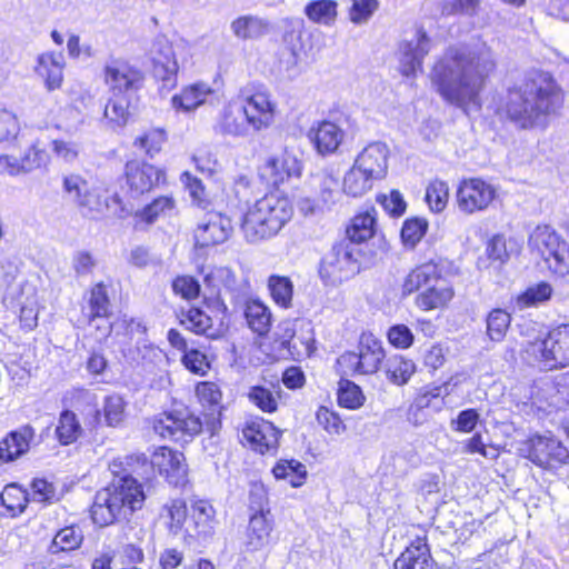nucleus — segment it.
<instances>
[{
    "instance_id": "nucleus-1",
    "label": "nucleus",
    "mask_w": 569,
    "mask_h": 569,
    "mask_svg": "<svg viewBox=\"0 0 569 569\" xmlns=\"http://www.w3.org/2000/svg\"><path fill=\"white\" fill-rule=\"evenodd\" d=\"M495 68V54L485 42L451 47L433 67L431 80L446 101L467 111L479 106V94Z\"/></svg>"
},
{
    "instance_id": "nucleus-2",
    "label": "nucleus",
    "mask_w": 569,
    "mask_h": 569,
    "mask_svg": "<svg viewBox=\"0 0 569 569\" xmlns=\"http://www.w3.org/2000/svg\"><path fill=\"white\" fill-rule=\"evenodd\" d=\"M563 102L560 87L543 71L530 72L521 83L510 88L498 112L518 129L545 128L548 117Z\"/></svg>"
},
{
    "instance_id": "nucleus-3",
    "label": "nucleus",
    "mask_w": 569,
    "mask_h": 569,
    "mask_svg": "<svg viewBox=\"0 0 569 569\" xmlns=\"http://www.w3.org/2000/svg\"><path fill=\"white\" fill-rule=\"evenodd\" d=\"M146 496L142 486L130 475L113 481L96 493L91 507L94 523L106 527L142 508Z\"/></svg>"
},
{
    "instance_id": "nucleus-4",
    "label": "nucleus",
    "mask_w": 569,
    "mask_h": 569,
    "mask_svg": "<svg viewBox=\"0 0 569 569\" xmlns=\"http://www.w3.org/2000/svg\"><path fill=\"white\" fill-rule=\"evenodd\" d=\"M293 208L288 197L271 192L257 200L244 213L241 230L247 241L270 239L290 221Z\"/></svg>"
},
{
    "instance_id": "nucleus-5",
    "label": "nucleus",
    "mask_w": 569,
    "mask_h": 569,
    "mask_svg": "<svg viewBox=\"0 0 569 569\" xmlns=\"http://www.w3.org/2000/svg\"><path fill=\"white\" fill-rule=\"evenodd\" d=\"M422 287L426 289L416 297V306L423 311L445 308L455 295L453 289L441 279V271L433 262L413 269L403 281L402 293L411 295Z\"/></svg>"
},
{
    "instance_id": "nucleus-6",
    "label": "nucleus",
    "mask_w": 569,
    "mask_h": 569,
    "mask_svg": "<svg viewBox=\"0 0 569 569\" xmlns=\"http://www.w3.org/2000/svg\"><path fill=\"white\" fill-rule=\"evenodd\" d=\"M528 247L553 274L565 277L569 273V244L551 226H537L529 236Z\"/></svg>"
},
{
    "instance_id": "nucleus-7",
    "label": "nucleus",
    "mask_w": 569,
    "mask_h": 569,
    "mask_svg": "<svg viewBox=\"0 0 569 569\" xmlns=\"http://www.w3.org/2000/svg\"><path fill=\"white\" fill-rule=\"evenodd\" d=\"M189 48L183 42L172 43L164 38H158L150 50L153 77L162 82L168 90L177 86L179 69L188 60Z\"/></svg>"
},
{
    "instance_id": "nucleus-8",
    "label": "nucleus",
    "mask_w": 569,
    "mask_h": 569,
    "mask_svg": "<svg viewBox=\"0 0 569 569\" xmlns=\"http://www.w3.org/2000/svg\"><path fill=\"white\" fill-rule=\"evenodd\" d=\"M523 352L549 369L569 366V323L552 329L545 339L528 341Z\"/></svg>"
},
{
    "instance_id": "nucleus-9",
    "label": "nucleus",
    "mask_w": 569,
    "mask_h": 569,
    "mask_svg": "<svg viewBox=\"0 0 569 569\" xmlns=\"http://www.w3.org/2000/svg\"><path fill=\"white\" fill-rule=\"evenodd\" d=\"M359 269V251L352 243L341 241L322 259L319 273L326 283L336 286L355 276Z\"/></svg>"
},
{
    "instance_id": "nucleus-10",
    "label": "nucleus",
    "mask_w": 569,
    "mask_h": 569,
    "mask_svg": "<svg viewBox=\"0 0 569 569\" xmlns=\"http://www.w3.org/2000/svg\"><path fill=\"white\" fill-rule=\"evenodd\" d=\"M153 430L162 439L189 442L201 432L202 421L187 411L163 412L154 418Z\"/></svg>"
},
{
    "instance_id": "nucleus-11",
    "label": "nucleus",
    "mask_w": 569,
    "mask_h": 569,
    "mask_svg": "<svg viewBox=\"0 0 569 569\" xmlns=\"http://www.w3.org/2000/svg\"><path fill=\"white\" fill-rule=\"evenodd\" d=\"M63 191L67 197L76 203L83 214L96 217L108 209V199L102 196L101 190L90 188L87 180L80 174L70 173L63 178Z\"/></svg>"
},
{
    "instance_id": "nucleus-12",
    "label": "nucleus",
    "mask_w": 569,
    "mask_h": 569,
    "mask_svg": "<svg viewBox=\"0 0 569 569\" xmlns=\"http://www.w3.org/2000/svg\"><path fill=\"white\" fill-rule=\"evenodd\" d=\"M0 268L4 286L3 303L8 308L16 310L22 305L38 302L36 284L20 276L17 266L10 261H0Z\"/></svg>"
},
{
    "instance_id": "nucleus-13",
    "label": "nucleus",
    "mask_w": 569,
    "mask_h": 569,
    "mask_svg": "<svg viewBox=\"0 0 569 569\" xmlns=\"http://www.w3.org/2000/svg\"><path fill=\"white\" fill-rule=\"evenodd\" d=\"M497 194V187L481 178L463 179L457 190V204L460 211L472 214L486 210Z\"/></svg>"
},
{
    "instance_id": "nucleus-14",
    "label": "nucleus",
    "mask_w": 569,
    "mask_h": 569,
    "mask_svg": "<svg viewBox=\"0 0 569 569\" xmlns=\"http://www.w3.org/2000/svg\"><path fill=\"white\" fill-rule=\"evenodd\" d=\"M244 118L254 132L269 129L276 119L278 111L277 101L269 90H257L244 98L241 104Z\"/></svg>"
},
{
    "instance_id": "nucleus-15",
    "label": "nucleus",
    "mask_w": 569,
    "mask_h": 569,
    "mask_svg": "<svg viewBox=\"0 0 569 569\" xmlns=\"http://www.w3.org/2000/svg\"><path fill=\"white\" fill-rule=\"evenodd\" d=\"M301 173L298 158L284 148L281 152L269 156L258 169L260 179L269 186H279L291 177Z\"/></svg>"
},
{
    "instance_id": "nucleus-16",
    "label": "nucleus",
    "mask_w": 569,
    "mask_h": 569,
    "mask_svg": "<svg viewBox=\"0 0 569 569\" xmlns=\"http://www.w3.org/2000/svg\"><path fill=\"white\" fill-rule=\"evenodd\" d=\"M126 182L132 197L151 191L164 181V171L140 160H131L124 167Z\"/></svg>"
},
{
    "instance_id": "nucleus-17",
    "label": "nucleus",
    "mask_w": 569,
    "mask_h": 569,
    "mask_svg": "<svg viewBox=\"0 0 569 569\" xmlns=\"http://www.w3.org/2000/svg\"><path fill=\"white\" fill-rule=\"evenodd\" d=\"M150 466L166 477L170 485L178 487L187 482L188 468L184 456L179 451H173L168 447H159L151 456Z\"/></svg>"
},
{
    "instance_id": "nucleus-18",
    "label": "nucleus",
    "mask_w": 569,
    "mask_h": 569,
    "mask_svg": "<svg viewBox=\"0 0 569 569\" xmlns=\"http://www.w3.org/2000/svg\"><path fill=\"white\" fill-rule=\"evenodd\" d=\"M233 230L231 220L220 213H208L194 230L196 246L200 248L213 247L223 243Z\"/></svg>"
},
{
    "instance_id": "nucleus-19",
    "label": "nucleus",
    "mask_w": 569,
    "mask_h": 569,
    "mask_svg": "<svg viewBox=\"0 0 569 569\" xmlns=\"http://www.w3.org/2000/svg\"><path fill=\"white\" fill-rule=\"evenodd\" d=\"M528 458L538 466L553 467L556 463H566L569 451L553 437L537 436L528 443Z\"/></svg>"
},
{
    "instance_id": "nucleus-20",
    "label": "nucleus",
    "mask_w": 569,
    "mask_h": 569,
    "mask_svg": "<svg viewBox=\"0 0 569 569\" xmlns=\"http://www.w3.org/2000/svg\"><path fill=\"white\" fill-rule=\"evenodd\" d=\"M430 50V41L426 32L418 31L415 37L400 46L399 69L406 76H415L421 70L423 58Z\"/></svg>"
},
{
    "instance_id": "nucleus-21",
    "label": "nucleus",
    "mask_w": 569,
    "mask_h": 569,
    "mask_svg": "<svg viewBox=\"0 0 569 569\" xmlns=\"http://www.w3.org/2000/svg\"><path fill=\"white\" fill-rule=\"evenodd\" d=\"M250 129L242 107L234 102L223 106L213 126L217 134L232 138H246L249 136Z\"/></svg>"
},
{
    "instance_id": "nucleus-22",
    "label": "nucleus",
    "mask_w": 569,
    "mask_h": 569,
    "mask_svg": "<svg viewBox=\"0 0 569 569\" xmlns=\"http://www.w3.org/2000/svg\"><path fill=\"white\" fill-rule=\"evenodd\" d=\"M389 148L383 142L368 144L357 156L355 163L363 169L369 177L381 180L388 172Z\"/></svg>"
},
{
    "instance_id": "nucleus-23",
    "label": "nucleus",
    "mask_w": 569,
    "mask_h": 569,
    "mask_svg": "<svg viewBox=\"0 0 569 569\" xmlns=\"http://www.w3.org/2000/svg\"><path fill=\"white\" fill-rule=\"evenodd\" d=\"M281 432L269 421H253L243 429V438L252 449L266 453L276 450Z\"/></svg>"
},
{
    "instance_id": "nucleus-24",
    "label": "nucleus",
    "mask_w": 569,
    "mask_h": 569,
    "mask_svg": "<svg viewBox=\"0 0 569 569\" xmlns=\"http://www.w3.org/2000/svg\"><path fill=\"white\" fill-rule=\"evenodd\" d=\"M214 93L212 87L204 81H197L181 89L171 98V107L178 112H192L208 101Z\"/></svg>"
},
{
    "instance_id": "nucleus-25",
    "label": "nucleus",
    "mask_w": 569,
    "mask_h": 569,
    "mask_svg": "<svg viewBox=\"0 0 569 569\" xmlns=\"http://www.w3.org/2000/svg\"><path fill=\"white\" fill-rule=\"evenodd\" d=\"M106 82L114 96L137 88L142 77L140 71L123 61H112L104 69Z\"/></svg>"
},
{
    "instance_id": "nucleus-26",
    "label": "nucleus",
    "mask_w": 569,
    "mask_h": 569,
    "mask_svg": "<svg viewBox=\"0 0 569 569\" xmlns=\"http://www.w3.org/2000/svg\"><path fill=\"white\" fill-rule=\"evenodd\" d=\"M33 438L34 430L29 425L9 432L0 441V465L14 461L27 453Z\"/></svg>"
},
{
    "instance_id": "nucleus-27",
    "label": "nucleus",
    "mask_w": 569,
    "mask_h": 569,
    "mask_svg": "<svg viewBox=\"0 0 569 569\" xmlns=\"http://www.w3.org/2000/svg\"><path fill=\"white\" fill-rule=\"evenodd\" d=\"M395 569H433L427 537H417L396 559Z\"/></svg>"
},
{
    "instance_id": "nucleus-28",
    "label": "nucleus",
    "mask_w": 569,
    "mask_h": 569,
    "mask_svg": "<svg viewBox=\"0 0 569 569\" xmlns=\"http://www.w3.org/2000/svg\"><path fill=\"white\" fill-rule=\"evenodd\" d=\"M360 360V375H372L380 368L385 359L382 342L372 333L365 332L360 337L358 346Z\"/></svg>"
},
{
    "instance_id": "nucleus-29",
    "label": "nucleus",
    "mask_w": 569,
    "mask_h": 569,
    "mask_svg": "<svg viewBox=\"0 0 569 569\" xmlns=\"http://www.w3.org/2000/svg\"><path fill=\"white\" fill-rule=\"evenodd\" d=\"M64 62L60 53L43 52L37 58L34 72L44 80L48 91L57 90L63 82Z\"/></svg>"
},
{
    "instance_id": "nucleus-30",
    "label": "nucleus",
    "mask_w": 569,
    "mask_h": 569,
    "mask_svg": "<svg viewBox=\"0 0 569 569\" xmlns=\"http://www.w3.org/2000/svg\"><path fill=\"white\" fill-rule=\"evenodd\" d=\"M308 137L317 151L325 156L338 149L343 139V131L331 121H322L309 130Z\"/></svg>"
},
{
    "instance_id": "nucleus-31",
    "label": "nucleus",
    "mask_w": 569,
    "mask_h": 569,
    "mask_svg": "<svg viewBox=\"0 0 569 569\" xmlns=\"http://www.w3.org/2000/svg\"><path fill=\"white\" fill-rule=\"evenodd\" d=\"M272 531L268 513L260 511L254 513L249 521L247 530V546L251 550H259L267 546Z\"/></svg>"
},
{
    "instance_id": "nucleus-32",
    "label": "nucleus",
    "mask_w": 569,
    "mask_h": 569,
    "mask_svg": "<svg viewBox=\"0 0 569 569\" xmlns=\"http://www.w3.org/2000/svg\"><path fill=\"white\" fill-rule=\"evenodd\" d=\"M196 395L203 407H208L210 412L208 413L210 420L208 425L214 429L216 423L219 422L221 415V398L222 393L219 387L214 382H200L197 385Z\"/></svg>"
},
{
    "instance_id": "nucleus-33",
    "label": "nucleus",
    "mask_w": 569,
    "mask_h": 569,
    "mask_svg": "<svg viewBox=\"0 0 569 569\" xmlns=\"http://www.w3.org/2000/svg\"><path fill=\"white\" fill-rule=\"evenodd\" d=\"M230 28L233 34L239 39H257L269 31V23L260 17L248 14L233 20Z\"/></svg>"
},
{
    "instance_id": "nucleus-34",
    "label": "nucleus",
    "mask_w": 569,
    "mask_h": 569,
    "mask_svg": "<svg viewBox=\"0 0 569 569\" xmlns=\"http://www.w3.org/2000/svg\"><path fill=\"white\" fill-rule=\"evenodd\" d=\"M375 181L377 180L353 162L345 174L343 191L352 197H361L372 189Z\"/></svg>"
},
{
    "instance_id": "nucleus-35",
    "label": "nucleus",
    "mask_w": 569,
    "mask_h": 569,
    "mask_svg": "<svg viewBox=\"0 0 569 569\" xmlns=\"http://www.w3.org/2000/svg\"><path fill=\"white\" fill-rule=\"evenodd\" d=\"M244 316L249 328L263 336L269 332L271 327V313L267 306L258 300L249 301L246 306Z\"/></svg>"
},
{
    "instance_id": "nucleus-36",
    "label": "nucleus",
    "mask_w": 569,
    "mask_h": 569,
    "mask_svg": "<svg viewBox=\"0 0 569 569\" xmlns=\"http://www.w3.org/2000/svg\"><path fill=\"white\" fill-rule=\"evenodd\" d=\"M214 513L212 505L206 500H198L192 505L191 522L197 535L206 537L212 533Z\"/></svg>"
},
{
    "instance_id": "nucleus-37",
    "label": "nucleus",
    "mask_w": 569,
    "mask_h": 569,
    "mask_svg": "<svg viewBox=\"0 0 569 569\" xmlns=\"http://www.w3.org/2000/svg\"><path fill=\"white\" fill-rule=\"evenodd\" d=\"M376 218L371 212H363L357 214L347 229L348 241L356 247V243H361L375 234Z\"/></svg>"
},
{
    "instance_id": "nucleus-38",
    "label": "nucleus",
    "mask_w": 569,
    "mask_h": 569,
    "mask_svg": "<svg viewBox=\"0 0 569 569\" xmlns=\"http://www.w3.org/2000/svg\"><path fill=\"white\" fill-rule=\"evenodd\" d=\"M82 433L81 425L77 415L70 410H63L60 413L56 428V436L63 446L73 443Z\"/></svg>"
},
{
    "instance_id": "nucleus-39",
    "label": "nucleus",
    "mask_w": 569,
    "mask_h": 569,
    "mask_svg": "<svg viewBox=\"0 0 569 569\" xmlns=\"http://www.w3.org/2000/svg\"><path fill=\"white\" fill-rule=\"evenodd\" d=\"M277 479H284L293 488L302 486L307 477L306 466L297 460H281L272 469Z\"/></svg>"
},
{
    "instance_id": "nucleus-40",
    "label": "nucleus",
    "mask_w": 569,
    "mask_h": 569,
    "mask_svg": "<svg viewBox=\"0 0 569 569\" xmlns=\"http://www.w3.org/2000/svg\"><path fill=\"white\" fill-rule=\"evenodd\" d=\"M204 283L219 295L222 290L232 291L236 288V276L227 267H213L204 274Z\"/></svg>"
},
{
    "instance_id": "nucleus-41",
    "label": "nucleus",
    "mask_w": 569,
    "mask_h": 569,
    "mask_svg": "<svg viewBox=\"0 0 569 569\" xmlns=\"http://www.w3.org/2000/svg\"><path fill=\"white\" fill-rule=\"evenodd\" d=\"M310 186L319 193L323 204L333 202V197L338 188V179L331 171L321 170L313 174L310 180Z\"/></svg>"
},
{
    "instance_id": "nucleus-42",
    "label": "nucleus",
    "mask_w": 569,
    "mask_h": 569,
    "mask_svg": "<svg viewBox=\"0 0 569 569\" xmlns=\"http://www.w3.org/2000/svg\"><path fill=\"white\" fill-rule=\"evenodd\" d=\"M305 13L316 23L329 26L337 17V2L333 0H316L308 3Z\"/></svg>"
},
{
    "instance_id": "nucleus-43",
    "label": "nucleus",
    "mask_w": 569,
    "mask_h": 569,
    "mask_svg": "<svg viewBox=\"0 0 569 569\" xmlns=\"http://www.w3.org/2000/svg\"><path fill=\"white\" fill-rule=\"evenodd\" d=\"M162 517L168 519L171 533L178 535L188 517L187 503L181 499H173L163 506Z\"/></svg>"
},
{
    "instance_id": "nucleus-44",
    "label": "nucleus",
    "mask_w": 569,
    "mask_h": 569,
    "mask_svg": "<svg viewBox=\"0 0 569 569\" xmlns=\"http://www.w3.org/2000/svg\"><path fill=\"white\" fill-rule=\"evenodd\" d=\"M365 396L355 382L341 379L338 388V403L347 409L356 410L363 406Z\"/></svg>"
},
{
    "instance_id": "nucleus-45",
    "label": "nucleus",
    "mask_w": 569,
    "mask_h": 569,
    "mask_svg": "<svg viewBox=\"0 0 569 569\" xmlns=\"http://www.w3.org/2000/svg\"><path fill=\"white\" fill-rule=\"evenodd\" d=\"M50 162V156L39 142H33L24 150L20 157V163L23 174L30 173L37 169L46 167Z\"/></svg>"
},
{
    "instance_id": "nucleus-46",
    "label": "nucleus",
    "mask_w": 569,
    "mask_h": 569,
    "mask_svg": "<svg viewBox=\"0 0 569 569\" xmlns=\"http://www.w3.org/2000/svg\"><path fill=\"white\" fill-rule=\"evenodd\" d=\"M416 370L415 363L401 356L388 361L387 376L389 380L398 386L406 385Z\"/></svg>"
},
{
    "instance_id": "nucleus-47",
    "label": "nucleus",
    "mask_w": 569,
    "mask_h": 569,
    "mask_svg": "<svg viewBox=\"0 0 569 569\" xmlns=\"http://www.w3.org/2000/svg\"><path fill=\"white\" fill-rule=\"evenodd\" d=\"M268 287L276 303L284 308L290 306L293 295V284L289 278L271 276L268 280Z\"/></svg>"
},
{
    "instance_id": "nucleus-48",
    "label": "nucleus",
    "mask_w": 569,
    "mask_h": 569,
    "mask_svg": "<svg viewBox=\"0 0 569 569\" xmlns=\"http://www.w3.org/2000/svg\"><path fill=\"white\" fill-rule=\"evenodd\" d=\"M511 317L502 309H493L487 317V335L492 341H501L510 326Z\"/></svg>"
},
{
    "instance_id": "nucleus-49",
    "label": "nucleus",
    "mask_w": 569,
    "mask_h": 569,
    "mask_svg": "<svg viewBox=\"0 0 569 569\" xmlns=\"http://www.w3.org/2000/svg\"><path fill=\"white\" fill-rule=\"evenodd\" d=\"M449 199L448 184L439 179L432 180L426 190V201L435 212H441L447 207Z\"/></svg>"
},
{
    "instance_id": "nucleus-50",
    "label": "nucleus",
    "mask_w": 569,
    "mask_h": 569,
    "mask_svg": "<svg viewBox=\"0 0 569 569\" xmlns=\"http://www.w3.org/2000/svg\"><path fill=\"white\" fill-rule=\"evenodd\" d=\"M1 503L13 515L22 513L27 508V493L26 491L12 483L4 487L3 491L0 495Z\"/></svg>"
},
{
    "instance_id": "nucleus-51",
    "label": "nucleus",
    "mask_w": 569,
    "mask_h": 569,
    "mask_svg": "<svg viewBox=\"0 0 569 569\" xmlns=\"http://www.w3.org/2000/svg\"><path fill=\"white\" fill-rule=\"evenodd\" d=\"M82 536L74 527H66L58 531L50 546L52 553L73 550L80 546Z\"/></svg>"
},
{
    "instance_id": "nucleus-52",
    "label": "nucleus",
    "mask_w": 569,
    "mask_h": 569,
    "mask_svg": "<svg viewBox=\"0 0 569 569\" xmlns=\"http://www.w3.org/2000/svg\"><path fill=\"white\" fill-rule=\"evenodd\" d=\"M128 106V100L124 97L110 99L104 107V118L116 127H123L129 117Z\"/></svg>"
},
{
    "instance_id": "nucleus-53",
    "label": "nucleus",
    "mask_w": 569,
    "mask_h": 569,
    "mask_svg": "<svg viewBox=\"0 0 569 569\" xmlns=\"http://www.w3.org/2000/svg\"><path fill=\"white\" fill-rule=\"evenodd\" d=\"M552 288L547 282H540L529 287L522 295L518 297V305L527 308L546 302L551 298Z\"/></svg>"
},
{
    "instance_id": "nucleus-54",
    "label": "nucleus",
    "mask_w": 569,
    "mask_h": 569,
    "mask_svg": "<svg viewBox=\"0 0 569 569\" xmlns=\"http://www.w3.org/2000/svg\"><path fill=\"white\" fill-rule=\"evenodd\" d=\"M89 305L90 320H94L96 318L108 317L110 302L106 286H103L102 283H98L92 288Z\"/></svg>"
},
{
    "instance_id": "nucleus-55",
    "label": "nucleus",
    "mask_w": 569,
    "mask_h": 569,
    "mask_svg": "<svg viewBox=\"0 0 569 569\" xmlns=\"http://www.w3.org/2000/svg\"><path fill=\"white\" fill-rule=\"evenodd\" d=\"M174 208L172 197L162 196L146 206L139 213L141 219L148 223L153 222L158 217L170 213Z\"/></svg>"
},
{
    "instance_id": "nucleus-56",
    "label": "nucleus",
    "mask_w": 569,
    "mask_h": 569,
    "mask_svg": "<svg viewBox=\"0 0 569 569\" xmlns=\"http://www.w3.org/2000/svg\"><path fill=\"white\" fill-rule=\"evenodd\" d=\"M428 222L425 219H407L401 229V239L406 246L415 247L425 236Z\"/></svg>"
},
{
    "instance_id": "nucleus-57",
    "label": "nucleus",
    "mask_w": 569,
    "mask_h": 569,
    "mask_svg": "<svg viewBox=\"0 0 569 569\" xmlns=\"http://www.w3.org/2000/svg\"><path fill=\"white\" fill-rule=\"evenodd\" d=\"M180 322L196 333H204L212 325L211 318L199 308H190L182 315Z\"/></svg>"
},
{
    "instance_id": "nucleus-58",
    "label": "nucleus",
    "mask_w": 569,
    "mask_h": 569,
    "mask_svg": "<svg viewBox=\"0 0 569 569\" xmlns=\"http://www.w3.org/2000/svg\"><path fill=\"white\" fill-rule=\"evenodd\" d=\"M480 6V0H442L441 13L443 16H475Z\"/></svg>"
},
{
    "instance_id": "nucleus-59",
    "label": "nucleus",
    "mask_w": 569,
    "mask_h": 569,
    "mask_svg": "<svg viewBox=\"0 0 569 569\" xmlns=\"http://www.w3.org/2000/svg\"><path fill=\"white\" fill-rule=\"evenodd\" d=\"M318 423L330 435L339 436L346 431V425L338 413L327 407H320L317 411Z\"/></svg>"
},
{
    "instance_id": "nucleus-60",
    "label": "nucleus",
    "mask_w": 569,
    "mask_h": 569,
    "mask_svg": "<svg viewBox=\"0 0 569 569\" xmlns=\"http://www.w3.org/2000/svg\"><path fill=\"white\" fill-rule=\"evenodd\" d=\"M250 401L264 412H274L278 408L277 399L266 387L254 386L248 395Z\"/></svg>"
},
{
    "instance_id": "nucleus-61",
    "label": "nucleus",
    "mask_w": 569,
    "mask_h": 569,
    "mask_svg": "<svg viewBox=\"0 0 569 569\" xmlns=\"http://www.w3.org/2000/svg\"><path fill=\"white\" fill-rule=\"evenodd\" d=\"M51 151L57 159L66 163H73L80 154V147L73 141L54 139L51 142Z\"/></svg>"
},
{
    "instance_id": "nucleus-62",
    "label": "nucleus",
    "mask_w": 569,
    "mask_h": 569,
    "mask_svg": "<svg viewBox=\"0 0 569 569\" xmlns=\"http://www.w3.org/2000/svg\"><path fill=\"white\" fill-rule=\"evenodd\" d=\"M104 418L109 426H119L124 419V401L120 396L112 395L104 401Z\"/></svg>"
},
{
    "instance_id": "nucleus-63",
    "label": "nucleus",
    "mask_w": 569,
    "mask_h": 569,
    "mask_svg": "<svg viewBox=\"0 0 569 569\" xmlns=\"http://www.w3.org/2000/svg\"><path fill=\"white\" fill-rule=\"evenodd\" d=\"M164 140V132L162 130L154 129L138 137L134 144L152 157L154 153L159 152Z\"/></svg>"
},
{
    "instance_id": "nucleus-64",
    "label": "nucleus",
    "mask_w": 569,
    "mask_h": 569,
    "mask_svg": "<svg viewBox=\"0 0 569 569\" xmlns=\"http://www.w3.org/2000/svg\"><path fill=\"white\" fill-rule=\"evenodd\" d=\"M377 200L393 217L403 214L407 208V203L398 190H392L389 194L378 196Z\"/></svg>"
}]
</instances>
